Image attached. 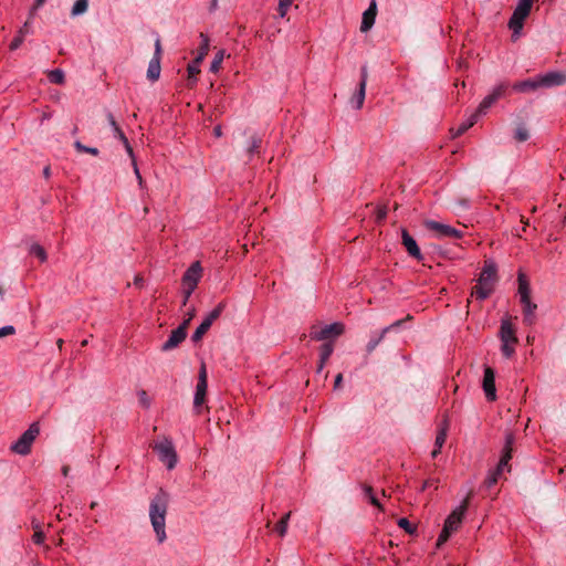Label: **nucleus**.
Instances as JSON below:
<instances>
[{"mask_svg":"<svg viewBox=\"0 0 566 566\" xmlns=\"http://www.w3.org/2000/svg\"><path fill=\"white\" fill-rule=\"evenodd\" d=\"M170 496L160 489L150 500L149 503V520L153 530L156 534V539L159 544L164 543L167 538L166 534V515L168 511Z\"/></svg>","mask_w":566,"mask_h":566,"instance_id":"1","label":"nucleus"},{"mask_svg":"<svg viewBox=\"0 0 566 566\" xmlns=\"http://www.w3.org/2000/svg\"><path fill=\"white\" fill-rule=\"evenodd\" d=\"M496 281L497 266L495 262L491 259L485 260L472 295L480 301L488 298L493 293Z\"/></svg>","mask_w":566,"mask_h":566,"instance_id":"2","label":"nucleus"},{"mask_svg":"<svg viewBox=\"0 0 566 566\" xmlns=\"http://www.w3.org/2000/svg\"><path fill=\"white\" fill-rule=\"evenodd\" d=\"M534 2L535 0H517V4L509 21L513 41H516L521 36L524 21L530 15Z\"/></svg>","mask_w":566,"mask_h":566,"instance_id":"3","label":"nucleus"},{"mask_svg":"<svg viewBox=\"0 0 566 566\" xmlns=\"http://www.w3.org/2000/svg\"><path fill=\"white\" fill-rule=\"evenodd\" d=\"M467 511V504L463 503L459 505L455 510L451 512V514L447 517L444 522V526L438 537L437 544L438 546L442 545L444 542L448 541V538L451 536L453 532H455L461 523L462 518Z\"/></svg>","mask_w":566,"mask_h":566,"instance_id":"4","label":"nucleus"},{"mask_svg":"<svg viewBox=\"0 0 566 566\" xmlns=\"http://www.w3.org/2000/svg\"><path fill=\"white\" fill-rule=\"evenodd\" d=\"M154 451L168 470H172L177 465L178 455L170 439L163 438L156 441L154 444Z\"/></svg>","mask_w":566,"mask_h":566,"instance_id":"5","label":"nucleus"},{"mask_svg":"<svg viewBox=\"0 0 566 566\" xmlns=\"http://www.w3.org/2000/svg\"><path fill=\"white\" fill-rule=\"evenodd\" d=\"M202 275V268L200 265V262H193L190 268L185 272L182 275V293H184V301L182 305H186L190 295L196 290L200 279Z\"/></svg>","mask_w":566,"mask_h":566,"instance_id":"6","label":"nucleus"},{"mask_svg":"<svg viewBox=\"0 0 566 566\" xmlns=\"http://www.w3.org/2000/svg\"><path fill=\"white\" fill-rule=\"evenodd\" d=\"M40 433V426L38 422H33L30 427L20 436V438L11 446V451L27 455L31 451V447Z\"/></svg>","mask_w":566,"mask_h":566,"instance_id":"7","label":"nucleus"},{"mask_svg":"<svg viewBox=\"0 0 566 566\" xmlns=\"http://www.w3.org/2000/svg\"><path fill=\"white\" fill-rule=\"evenodd\" d=\"M423 226L427 230L433 232L437 239H461L463 237V231L436 220H424Z\"/></svg>","mask_w":566,"mask_h":566,"instance_id":"8","label":"nucleus"},{"mask_svg":"<svg viewBox=\"0 0 566 566\" xmlns=\"http://www.w3.org/2000/svg\"><path fill=\"white\" fill-rule=\"evenodd\" d=\"M223 308H224V304L219 303L211 312H209L205 316L201 324L196 328L195 333L191 336V339L193 343H198L199 340H201V338L208 332V329L211 327L213 322L221 315Z\"/></svg>","mask_w":566,"mask_h":566,"instance_id":"9","label":"nucleus"},{"mask_svg":"<svg viewBox=\"0 0 566 566\" xmlns=\"http://www.w3.org/2000/svg\"><path fill=\"white\" fill-rule=\"evenodd\" d=\"M344 332V326L340 323H332L322 328L313 327L311 337L316 340H325L331 337H337Z\"/></svg>","mask_w":566,"mask_h":566,"instance_id":"10","label":"nucleus"},{"mask_svg":"<svg viewBox=\"0 0 566 566\" xmlns=\"http://www.w3.org/2000/svg\"><path fill=\"white\" fill-rule=\"evenodd\" d=\"M187 336V332L185 331V325L178 326L176 329L171 332L168 339L161 345L163 352H169L174 348L178 347V345L185 340Z\"/></svg>","mask_w":566,"mask_h":566,"instance_id":"11","label":"nucleus"},{"mask_svg":"<svg viewBox=\"0 0 566 566\" xmlns=\"http://www.w3.org/2000/svg\"><path fill=\"white\" fill-rule=\"evenodd\" d=\"M483 390L488 400L493 401L496 398L495 375L492 368L486 367L483 376Z\"/></svg>","mask_w":566,"mask_h":566,"instance_id":"12","label":"nucleus"},{"mask_svg":"<svg viewBox=\"0 0 566 566\" xmlns=\"http://www.w3.org/2000/svg\"><path fill=\"white\" fill-rule=\"evenodd\" d=\"M401 242L406 248L408 254L418 261L423 259V255L417 244V241L409 234L406 229L401 230Z\"/></svg>","mask_w":566,"mask_h":566,"instance_id":"13","label":"nucleus"},{"mask_svg":"<svg viewBox=\"0 0 566 566\" xmlns=\"http://www.w3.org/2000/svg\"><path fill=\"white\" fill-rule=\"evenodd\" d=\"M538 84L539 87H554L559 86L565 82V76L559 72H548L546 74L539 75Z\"/></svg>","mask_w":566,"mask_h":566,"instance_id":"14","label":"nucleus"},{"mask_svg":"<svg viewBox=\"0 0 566 566\" xmlns=\"http://www.w3.org/2000/svg\"><path fill=\"white\" fill-rule=\"evenodd\" d=\"M499 337L501 343H517L515 329L509 319H502Z\"/></svg>","mask_w":566,"mask_h":566,"instance_id":"15","label":"nucleus"},{"mask_svg":"<svg viewBox=\"0 0 566 566\" xmlns=\"http://www.w3.org/2000/svg\"><path fill=\"white\" fill-rule=\"evenodd\" d=\"M523 308V322L526 325H533L535 323V311L537 305L528 300L520 301Z\"/></svg>","mask_w":566,"mask_h":566,"instance_id":"16","label":"nucleus"},{"mask_svg":"<svg viewBox=\"0 0 566 566\" xmlns=\"http://www.w3.org/2000/svg\"><path fill=\"white\" fill-rule=\"evenodd\" d=\"M375 19H376V3H375V1H373L370 3L369 8L363 14L360 31L367 32L368 30H370L375 23Z\"/></svg>","mask_w":566,"mask_h":566,"instance_id":"17","label":"nucleus"},{"mask_svg":"<svg viewBox=\"0 0 566 566\" xmlns=\"http://www.w3.org/2000/svg\"><path fill=\"white\" fill-rule=\"evenodd\" d=\"M207 387H208V384H202V382L198 384L197 382L196 392H195V397H193V408L197 413L200 412V407L205 402Z\"/></svg>","mask_w":566,"mask_h":566,"instance_id":"18","label":"nucleus"},{"mask_svg":"<svg viewBox=\"0 0 566 566\" xmlns=\"http://www.w3.org/2000/svg\"><path fill=\"white\" fill-rule=\"evenodd\" d=\"M160 60H158V56H153L148 64L147 78L151 82L157 81L160 76Z\"/></svg>","mask_w":566,"mask_h":566,"instance_id":"19","label":"nucleus"},{"mask_svg":"<svg viewBox=\"0 0 566 566\" xmlns=\"http://www.w3.org/2000/svg\"><path fill=\"white\" fill-rule=\"evenodd\" d=\"M518 296L520 301H526L531 298V287L526 276L523 273H518Z\"/></svg>","mask_w":566,"mask_h":566,"instance_id":"20","label":"nucleus"},{"mask_svg":"<svg viewBox=\"0 0 566 566\" xmlns=\"http://www.w3.org/2000/svg\"><path fill=\"white\" fill-rule=\"evenodd\" d=\"M513 88L517 92H528L539 88L538 77L528 78L513 85Z\"/></svg>","mask_w":566,"mask_h":566,"instance_id":"21","label":"nucleus"},{"mask_svg":"<svg viewBox=\"0 0 566 566\" xmlns=\"http://www.w3.org/2000/svg\"><path fill=\"white\" fill-rule=\"evenodd\" d=\"M32 19L29 18V20L23 24V27L18 31V34L14 36V39L10 43V49L17 50L24 41V36L30 32L29 23Z\"/></svg>","mask_w":566,"mask_h":566,"instance_id":"22","label":"nucleus"},{"mask_svg":"<svg viewBox=\"0 0 566 566\" xmlns=\"http://www.w3.org/2000/svg\"><path fill=\"white\" fill-rule=\"evenodd\" d=\"M449 430V420L447 418L439 426V430L434 440V447L442 448Z\"/></svg>","mask_w":566,"mask_h":566,"instance_id":"23","label":"nucleus"},{"mask_svg":"<svg viewBox=\"0 0 566 566\" xmlns=\"http://www.w3.org/2000/svg\"><path fill=\"white\" fill-rule=\"evenodd\" d=\"M365 96H366V87H364V84H359L358 90L356 91V93L353 95V97L350 99L352 106L355 109H360L364 105Z\"/></svg>","mask_w":566,"mask_h":566,"instance_id":"24","label":"nucleus"},{"mask_svg":"<svg viewBox=\"0 0 566 566\" xmlns=\"http://www.w3.org/2000/svg\"><path fill=\"white\" fill-rule=\"evenodd\" d=\"M199 38H200L201 42H200V46L198 50V54L195 59L202 62L209 52L210 40H209L208 35H206L205 33H200Z\"/></svg>","mask_w":566,"mask_h":566,"instance_id":"25","label":"nucleus"},{"mask_svg":"<svg viewBox=\"0 0 566 566\" xmlns=\"http://www.w3.org/2000/svg\"><path fill=\"white\" fill-rule=\"evenodd\" d=\"M478 118H479L478 115H475L474 113L471 114L465 120H463L459 125V127L454 132L453 136L458 137V136L462 135L463 133H465L469 128H471L476 123Z\"/></svg>","mask_w":566,"mask_h":566,"instance_id":"26","label":"nucleus"},{"mask_svg":"<svg viewBox=\"0 0 566 566\" xmlns=\"http://www.w3.org/2000/svg\"><path fill=\"white\" fill-rule=\"evenodd\" d=\"M106 117H107L109 126L112 127L114 137L119 139L122 143H126V138L127 137L125 136L123 130L117 125L113 114L112 113H107Z\"/></svg>","mask_w":566,"mask_h":566,"instance_id":"27","label":"nucleus"},{"mask_svg":"<svg viewBox=\"0 0 566 566\" xmlns=\"http://www.w3.org/2000/svg\"><path fill=\"white\" fill-rule=\"evenodd\" d=\"M386 335L380 331L379 333H373L370 335V339L366 345V352L368 354L373 353L375 348L379 345V343L384 339Z\"/></svg>","mask_w":566,"mask_h":566,"instance_id":"28","label":"nucleus"},{"mask_svg":"<svg viewBox=\"0 0 566 566\" xmlns=\"http://www.w3.org/2000/svg\"><path fill=\"white\" fill-rule=\"evenodd\" d=\"M88 9V0H75L72 10L71 15L72 17H78L84 14Z\"/></svg>","mask_w":566,"mask_h":566,"instance_id":"29","label":"nucleus"},{"mask_svg":"<svg viewBox=\"0 0 566 566\" xmlns=\"http://www.w3.org/2000/svg\"><path fill=\"white\" fill-rule=\"evenodd\" d=\"M495 103L494 98L491 97L490 95H486L482 102L480 103V105L478 106L476 111L474 112L475 115H478V117L482 116V115H485L488 109Z\"/></svg>","mask_w":566,"mask_h":566,"instance_id":"30","label":"nucleus"},{"mask_svg":"<svg viewBox=\"0 0 566 566\" xmlns=\"http://www.w3.org/2000/svg\"><path fill=\"white\" fill-rule=\"evenodd\" d=\"M200 61L195 59L191 63L188 64L187 71L189 75L190 85L197 82V74L200 72Z\"/></svg>","mask_w":566,"mask_h":566,"instance_id":"31","label":"nucleus"},{"mask_svg":"<svg viewBox=\"0 0 566 566\" xmlns=\"http://www.w3.org/2000/svg\"><path fill=\"white\" fill-rule=\"evenodd\" d=\"M512 459V454H511V451L507 450L505 452L502 453V457H501V460L495 469V471H497L499 473H503L504 470H507L510 471V460Z\"/></svg>","mask_w":566,"mask_h":566,"instance_id":"32","label":"nucleus"},{"mask_svg":"<svg viewBox=\"0 0 566 566\" xmlns=\"http://www.w3.org/2000/svg\"><path fill=\"white\" fill-rule=\"evenodd\" d=\"M291 517V512L286 513L276 524L275 532L283 537L287 532V525Z\"/></svg>","mask_w":566,"mask_h":566,"instance_id":"33","label":"nucleus"},{"mask_svg":"<svg viewBox=\"0 0 566 566\" xmlns=\"http://www.w3.org/2000/svg\"><path fill=\"white\" fill-rule=\"evenodd\" d=\"M363 493H364V497L369 501L370 504L377 506V507H380V503H379V500L378 497L376 496L374 490L371 486H368V485H364L363 486Z\"/></svg>","mask_w":566,"mask_h":566,"instance_id":"34","label":"nucleus"},{"mask_svg":"<svg viewBox=\"0 0 566 566\" xmlns=\"http://www.w3.org/2000/svg\"><path fill=\"white\" fill-rule=\"evenodd\" d=\"M262 140L258 136H252L249 142V146L247 149L248 155L251 157L254 154L259 153L261 148Z\"/></svg>","mask_w":566,"mask_h":566,"instance_id":"35","label":"nucleus"},{"mask_svg":"<svg viewBox=\"0 0 566 566\" xmlns=\"http://www.w3.org/2000/svg\"><path fill=\"white\" fill-rule=\"evenodd\" d=\"M49 80L54 84H63L65 81L64 72L61 69H55L49 72Z\"/></svg>","mask_w":566,"mask_h":566,"instance_id":"36","label":"nucleus"},{"mask_svg":"<svg viewBox=\"0 0 566 566\" xmlns=\"http://www.w3.org/2000/svg\"><path fill=\"white\" fill-rule=\"evenodd\" d=\"M334 347L331 343H325L319 348V359L323 364H326V361L329 359L331 355L333 354Z\"/></svg>","mask_w":566,"mask_h":566,"instance_id":"37","label":"nucleus"},{"mask_svg":"<svg viewBox=\"0 0 566 566\" xmlns=\"http://www.w3.org/2000/svg\"><path fill=\"white\" fill-rule=\"evenodd\" d=\"M224 55H226L224 50H219L216 53V55H214V57H213V60L211 62V65H210V71L211 72L217 73L219 71V69L221 66V63H222V61L224 59Z\"/></svg>","mask_w":566,"mask_h":566,"instance_id":"38","label":"nucleus"},{"mask_svg":"<svg viewBox=\"0 0 566 566\" xmlns=\"http://www.w3.org/2000/svg\"><path fill=\"white\" fill-rule=\"evenodd\" d=\"M30 254L36 256L41 262H45L48 259L45 250L36 243L30 247Z\"/></svg>","mask_w":566,"mask_h":566,"instance_id":"39","label":"nucleus"},{"mask_svg":"<svg viewBox=\"0 0 566 566\" xmlns=\"http://www.w3.org/2000/svg\"><path fill=\"white\" fill-rule=\"evenodd\" d=\"M516 343H501V352L504 357L511 358L515 353Z\"/></svg>","mask_w":566,"mask_h":566,"instance_id":"40","label":"nucleus"},{"mask_svg":"<svg viewBox=\"0 0 566 566\" xmlns=\"http://www.w3.org/2000/svg\"><path fill=\"white\" fill-rule=\"evenodd\" d=\"M515 139L518 140V142H525L530 137V134H528V130L525 126L521 125L516 128L515 130V135H514Z\"/></svg>","mask_w":566,"mask_h":566,"instance_id":"41","label":"nucleus"},{"mask_svg":"<svg viewBox=\"0 0 566 566\" xmlns=\"http://www.w3.org/2000/svg\"><path fill=\"white\" fill-rule=\"evenodd\" d=\"M501 476V473H499L497 471L493 470V471H490L486 479H485V485L488 488H492L499 480V478Z\"/></svg>","mask_w":566,"mask_h":566,"instance_id":"42","label":"nucleus"},{"mask_svg":"<svg viewBox=\"0 0 566 566\" xmlns=\"http://www.w3.org/2000/svg\"><path fill=\"white\" fill-rule=\"evenodd\" d=\"M507 85L506 84H499L497 86H495L493 88V91L489 94L491 97L494 98V101L496 102L499 98H501L506 90Z\"/></svg>","mask_w":566,"mask_h":566,"instance_id":"43","label":"nucleus"},{"mask_svg":"<svg viewBox=\"0 0 566 566\" xmlns=\"http://www.w3.org/2000/svg\"><path fill=\"white\" fill-rule=\"evenodd\" d=\"M398 525L409 534H413L416 532V527L411 525V523L406 517L399 518Z\"/></svg>","mask_w":566,"mask_h":566,"instance_id":"44","label":"nucleus"},{"mask_svg":"<svg viewBox=\"0 0 566 566\" xmlns=\"http://www.w3.org/2000/svg\"><path fill=\"white\" fill-rule=\"evenodd\" d=\"M33 528L35 530V532H34V534H33V542H34L35 544H42V543H43V541H44V534H43V532L41 531L39 523H35V522L33 521Z\"/></svg>","mask_w":566,"mask_h":566,"instance_id":"45","label":"nucleus"},{"mask_svg":"<svg viewBox=\"0 0 566 566\" xmlns=\"http://www.w3.org/2000/svg\"><path fill=\"white\" fill-rule=\"evenodd\" d=\"M138 398H139L140 405H143L145 408H148L150 406V398L148 397V395L145 390H140L138 392Z\"/></svg>","mask_w":566,"mask_h":566,"instance_id":"46","label":"nucleus"},{"mask_svg":"<svg viewBox=\"0 0 566 566\" xmlns=\"http://www.w3.org/2000/svg\"><path fill=\"white\" fill-rule=\"evenodd\" d=\"M15 334V328L12 325H6L0 327V338Z\"/></svg>","mask_w":566,"mask_h":566,"instance_id":"47","label":"nucleus"},{"mask_svg":"<svg viewBox=\"0 0 566 566\" xmlns=\"http://www.w3.org/2000/svg\"><path fill=\"white\" fill-rule=\"evenodd\" d=\"M402 324V321L399 319V321H396L395 323H392L391 325L385 327L381 329V332L387 335L389 332L391 331H397Z\"/></svg>","mask_w":566,"mask_h":566,"instance_id":"48","label":"nucleus"},{"mask_svg":"<svg viewBox=\"0 0 566 566\" xmlns=\"http://www.w3.org/2000/svg\"><path fill=\"white\" fill-rule=\"evenodd\" d=\"M514 442V437L512 433H507L505 437V447L503 449V452L510 450L512 452V444Z\"/></svg>","mask_w":566,"mask_h":566,"instance_id":"49","label":"nucleus"},{"mask_svg":"<svg viewBox=\"0 0 566 566\" xmlns=\"http://www.w3.org/2000/svg\"><path fill=\"white\" fill-rule=\"evenodd\" d=\"M45 2V0H35L34 1V6L31 8L29 14H30V19H33L35 13H36V10L43 6V3Z\"/></svg>","mask_w":566,"mask_h":566,"instance_id":"50","label":"nucleus"},{"mask_svg":"<svg viewBox=\"0 0 566 566\" xmlns=\"http://www.w3.org/2000/svg\"><path fill=\"white\" fill-rule=\"evenodd\" d=\"M132 165H133V168H134V172H135V175H136V178H137V180H138V184H139V186H140V187H143V182H144V181H143V178H142V175H140V172H139V169H138V166H137V163H136V159H135V158H133V163H132Z\"/></svg>","mask_w":566,"mask_h":566,"instance_id":"51","label":"nucleus"},{"mask_svg":"<svg viewBox=\"0 0 566 566\" xmlns=\"http://www.w3.org/2000/svg\"><path fill=\"white\" fill-rule=\"evenodd\" d=\"M207 384V370L206 366L202 365L199 371L198 384Z\"/></svg>","mask_w":566,"mask_h":566,"instance_id":"52","label":"nucleus"},{"mask_svg":"<svg viewBox=\"0 0 566 566\" xmlns=\"http://www.w3.org/2000/svg\"><path fill=\"white\" fill-rule=\"evenodd\" d=\"M368 71L367 66H363L360 70V81L359 84H364V87L367 85Z\"/></svg>","mask_w":566,"mask_h":566,"instance_id":"53","label":"nucleus"},{"mask_svg":"<svg viewBox=\"0 0 566 566\" xmlns=\"http://www.w3.org/2000/svg\"><path fill=\"white\" fill-rule=\"evenodd\" d=\"M387 216V208L386 207H381L377 210V220L378 221H381L386 218Z\"/></svg>","mask_w":566,"mask_h":566,"instance_id":"54","label":"nucleus"},{"mask_svg":"<svg viewBox=\"0 0 566 566\" xmlns=\"http://www.w3.org/2000/svg\"><path fill=\"white\" fill-rule=\"evenodd\" d=\"M124 147H125V150L127 153V155L130 157V159L133 160V158H135L134 156V150L128 142V139L126 138V143H123Z\"/></svg>","mask_w":566,"mask_h":566,"instance_id":"55","label":"nucleus"},{"mask_svg":"<svg viewBox=\"0 0 566 566\" xmlns=\"http://www.w3.org/2000/svg\"><path fill=\"white\" fill-rule=\"evenodd\" d=\"M74 147L77 151L80 153H85V150H87V146H85L84 144H82L80 140H76L74 143Z\"/></svg>","mask_w":566,"mask_h":566,"instance_id":"56","label":"nucleus"},{"mask_svg":"<svg viewBox=\"0 0 566 566\" xmlns=\"http://www.w3.org/2000/svg\"><path fill=\"white\" fill-rule=\"evenodd\" d=\"M74 147L77 151L80 153H85V150H87V146H85L84 144H82L80 140H76L74 143Z\"/></svg>","mask_w":566,"mask_h":566,"instance_id":"57","label":"nucleus"},{"mask_svg":"<svg viewBox=\"0 0 566 566\" xmlns=\"http://www.w3.org/2000/svg\"><path fill=\"white\" fill-rule=\"evenodd\" d=\"M290 7L287 6H283L282 3H279V15L280 18H284L286 15V12L289 10Z\"/></svg>","mask_w":566,"mask_h":566,"instance_id":"58","label":"nucleus"},{"mask_svg":"<svg viewBox=\"0 0 566 566\" xmlns=\"http://www.w3.org/2000/svg\"><path fill=\"white\" fill-rule=\"evenodd\" d=\"M160 54H161L160 41L157 40L156 43H155V54H154V56H158V60H160Z\"/></svg>","mask_w":566,"mask_h":566,"instance_id":"59","label":"nucleus"},{"mask_svg":"<svg viewBox=\"0 0 566 566\" xmlns=\"http://www.w3.org/2000/svg\"><path fill=\"white\" fill-rule=\"evenodd\" d=\"M85 153L91 154L93 156H97L99 154V150L97 148H95V147H88L87 146V150H85Z\"/></svg>","mask_w":566,"mask_h":566,"instance_id":"60","label":"nucleus"},{"mask_svg":"<svg viewBox=\"0 0 566 566\" xmlns=\"http://www.w3.org/2000/svg\"><path fill=\"white\" fill-rule=\"evenodd\" d=\"M342 380H343V375H342V374H338V375L335 377V382H334L335 388H338V387L340 386Z\"/></svg>","mask_w":566,"mask_h":566,"instance_id":"61","label":"nucleus"},{"mask_svg":"<svg viewBox=\"0 0 566 566\" xmlns=\"http://www.w3.org/2000/svg\"><path fill=\"white\" fill-rule=\"evenodd\" d=\"M218 7H219V0H211L210 10L214 11L218 9Z\"/></svg>","mask_w":566,"mask_h":566,"instance_id":"62","label":"nucleus"},{"mask_svg":"<svg viewBox=\"0 0 566 566\" xmlns=\"http://www.w3.org/2000/svg\"><path fill=\"white\" fill-rule=\"evenodd\" d=\"M213 134L216 137H220L222 135L221 126H216L213 128Z\"/></svg>","mask_w":566,"mask_h":566,"instance_id":"63","label":"nucleus"},{"mask_svg":"<svg viewBox=\"0 0 566 566\" xmlns=\"http://www.w3.org/2000/svg\"><path fill=\"white\" fill-rule=\"evenodd\" d=\"M440 451H441V448L434 447V449L431 452V457L437 458L438 454L440 453Z\"/></svg>","mask_w":566,"mask_h":566,"instance_id":"64","label":"nucleus"}]
</instances>
